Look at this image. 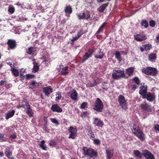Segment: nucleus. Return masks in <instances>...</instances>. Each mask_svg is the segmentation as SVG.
Here are the masks:
<instances>
[{"mask_svg":"<svg viewBox=\"0 0 159 159\" xmlns=\"http://www.w3.org/2000/svg\"><path fill=\"white\" fill-rule=\"evenodd\" d=\"M112 77L114 80L119 79L125 77V73L123 70L119 68L114 69L112 74Z\"/></svg>","mask_w":159,"mask_h":159,"instance_id":"1","label":"nucleus"},{"mask_svg":"<svg viewBox=\"0 0 159 159\" xmlns=\"http://www.w3.org/2000/svg\"><path fill=\"white\" fill-rule=\"evenodd\" d=\"M82 150L84 155L85 156H87L93 158L96 157L97 156V152L91 148H88L86 147H84Z\"/></svg>","mask_w":159,"mask_h":159,"instance_id":"2","label":"nucleus"},{"mask_svg":"<svg viewBox=\"0 0 159 159\" xmlns=\"http://www.w3.org/2000/svg\"><path fill=\"white\" fill-rule=\"evenodd\" d=\"M103 108L102 102L99 98H97L95 102L93 109L98 112H101L102 111Z\"/></svg>","mask_w":159,"mask_h":159,"instance_id":"3","label":"nucleus"},{"mask_svg":"<svg viewBox=\"0 0 159 159\" xmlns=\"http://www.w3.org/2000/svg\"><path fill=\"white\" fill-rule=\"evenodd\" d=\"M132 131L140 140H143L144 139V134L139 127H134Z\"/></svg>","mask_w":159,"mask_h":159,"instance_id":"4","label":"nucleus"},{"mask_svg":"<svg viewBox=\"0 0 159 159\" xmlns=\"http://www.w3.org/2000/svg\"><path fill=\"white\" fill-rule=\"evenodd\" d=\"M25 103V111L27 114L30 117H32L33 116V113L32 110L31 109L30 105L27 102V100L26 99H24L22 101V103Z\"/></svg>","mask_w":159,"mask_h":159,"instance_id":"5","label":"nucleus"},{"mask_svg":"<svg viewBox=\"0 0 159 159\" xmlns=\"http://www.w3.org/2000/svg\"><path fill=\"white\" fill-rule=\"evenodd\" d=\"M118 101L120 105L122 108L126 110L127 109L126 106V101L125 100V97L122 95H120L118 98Z\"/></svg>","mask_w":159,"mask_h":159,"instance_id":"6","label":"nucleus"},{"mask_svg":"<svg viewBox=\"0 0 159 159\" xmlns=\"http://www.w3.org/2000/svg\"><path fill=\"white\" fill-rule=\"evenodd\" d=\"M68 131L70 133L69 138L74 139L77 136V129L75 128L72 126L70 127L68 129Z\"/></svg>","mask_w":159,"mask_h":159,"instance_id":"7","label":"nucleus"},{"mask_svg":"<svg viewBox=\"0 0 159 159\" xmlns=\"http://www.w3.org/2000/svg\"><path fill=\"white\" fill-rule=\"evenodd\" d=\"M94 50L92 49H90L88 50L87 52L85 53L82 60V63H84L86 60L89 58L91 57L94 52Z\"/></svg>","mask_w":159,"mask_h":159,"instance_id":"8","label":"nucleus"},{"mask_svg":"<svg viewBox=\"0 0 159 159\" xmlns=\"http://www.w3.org/2000/svg\"><path fill=\"white\" fill-rule=\"evenodd\" d=\"M77 16L79 19L87 20L90 18V12L88 11H86L82 14H78Z\"/></svg>","mask_w":159,"mask_h":159,"instance_id":"9","label":"nucleus"},{"mask_svg":"<svg viewBox=\"0 0 159 159\" xmlns=\"http://www.w3.org/2000/svg\"><path fill=\"white\" fill-rule=\"evenodd\" d=\"M134 37L135 40L139 42L141 41L147 39L146 35L143 32L134 35Z\"/></svg>","mask_w":159,"mask_h":159,"instance_id":"10","label":"nucleus"},{"mask_svg":"<svg viewBox=\"0 0 159 159\" xmlns=\"http://www.w3.org/2000/svg\"><path fill=\"white\" fill-rule=\"evenodd\" d=\"M147 86L146 85L145 86L142 85L140 87V90L139 91V93L142 96L143 99H145V95L147 93Z\"/></svg>","mask_w":159,"mask_h":159,"instance_id":"11","label":"nucleus"},{"mask_svg":"<svg viewBox=\"0 0 159 159\" xmlns=\"http://www.w3.org/2000/svg\"><path fill=\"white\" fill-rule=\"evenodd\" d=\"M142 154L146 159H155L154 156L148 150H143Z\"/></svg>","mask_w":159,"mask_h":159,"instance_id":"12","label":"nucleus"},{"mask_svg":"<svg viewBox=\"0 0 159 159\" xmlns=\"http://www.w3.org/2000/svg\"><path fill=\"white\" fill-rule=\"evenodd\" d=\"M122 54H124V55H126L127 53L125 52L121 51H116L115 54V56L116 58L117 59L119 62L121 61L122 60V58L121 56V55Z\"/></svg>","mask_w":159,"mask_h":159,"instance_id":"13","label":"nucleus"},{"mask_svg":"<svg viewBox=\"0 0 159 159\" xmlns=\"http://www.w3.org/2000/svg\"><path fill=\"white\" fill-rule=\"evenodd\" d=\"M103 52L102 51V49L99 48L97 50V51L95 52L94 54L95 57L96 58L102 59L104 56Z\"/></svg>","mask_w":159,"mask_h":159,"instance_id":"14","label":"nucleus"},{"mask_svg":"<svg viewBox=\"0 0 159 159\" xmlns=\"http://www.w3.org/2000/svg\"><path fill=\"white\" fill-rule=\"evenodd\" d=\"M94 124L97 126L102 127L104 125L103 121L97 117L94 118Z\"/></svg>","mask_w":159,"mask_h":159,"instance_id":"15","label":"nucleus"},{"mask_svg":"<svg viewBox=\"0 0 159 159\" xmlns=\"http://www.w3.org/2000/svg\"><path fill=\"white\" fill-rule=\"evenodd\" d=\"M51 109L53 111L58 113L61 112L62 111V109L57 104L52 105V106Z\"/></svg>","mask_w":159,"mask_h":159,"instance_id":"16","label":"nucleus"},{"mask_svg":"<svg viewBox=\"0 0 159 159\" xmlns=\"http://www.w3.org/2000/svg\"><path fill=\"white\" fill-rule=\"evenodd\" d=\"M7 44L8 45L9 48L8 49L9 50L14 48L16 46V43L14 40H8L7 42Z\"/></svg>","mask_w":159,"mask_h":159,"instance_id":"17","label":"nucleus"},{"mask_svg":"<svg viewBox=\"0 0 159 159\" xmlns=\"http://www.w3.org/2000/svg\"><path fill=\"white\" fill-rule=\"evenodd\" d=\"M106 151L107 155V159H111L113 156V150L111 148H106Z\"/></svg>","mask_w":159,"mask_h":159,"instance_id":"18","label":"nucleus"},{"mask_svg":"<svg viewBox=\"0 0 159 159\" xmlns=\"http://www.w3.org/2000/svg\"><path fill=\"white\" fill-rule=\"evenodd\" d=\"M151 106L146 103V102H144L141 105V107L142 109L147 111H151Z\"/></svg>","mask_w":159,"mask_h":159,"instance_id":"19","label":"nucleus"},{"mask_svg":"<svg viewBox=\"0 0 159 159\" xmlns=\"http://www.w3.org/2000/svg\"><path fill=\"white\" fill-rule=\"evenodd\" d=\"M43 91L45 94L47 96H48L49 94L51 93L53 91L52 88L50 86H48L44 88L43 89Z\"/></svg>","mask_w":159,"mask_h":159,"instance_id":"20","label":"nucleus"},{"mask_svg":"<svg viewBox=\"0 0 159 159\" xmlns=\"http://www.w3.org/2000/svg\"><path fill=\"white\" fill-rule=\"evenodd\" d=\"M155 98L154 95L151 94L149 92L147 93L145 95V98H146L148 101L150 102L153 101L155 99Z\"/></svg>","mask_w":159,"mask_h":159,"instance_id":"21","label":"nucleus"},{"mask_svg":"<svg viewBox=\"0 0 159 159\" xmlns=\"http://www.w3.org/2000/svg\"><path fill=\"white\" fill-rule=\"evenodd\" d=\"M70 97L72 100L76 101L77 99L78 93L75 89H73L70 94Z\"/></svg>","mask_w":159,"mask_h":159,"instance_id":"22","label":"nucleus"},{"mask_svg":"<svg viewBox=\"0 0 159 159\" xmlns=\"http://www.w3.org/2000/svg\"><path fill=\"white\" fill-rule=\"evenodd\" d=\"M149 73V75L155 76L157 74V70L156 68L150 67Z\"/></svg>","mask_w":159,"mask_h":159,"instance_id":"23","label":"nucleus"},{"mask_svg":"<svg viewBox=\"0 0 159 159\" xmlns=\"http://www.w3.org/2000/svg\"><path fill=\"white\" fill-rule=\"evenodd\" d=\"M15 111L14 110L9 111L8 113L6 114L5 118L7 120L12 117L14 115Z\"/></svg>","mask_w":159,"mask_h":159,"instance_id":"24","label":"nucleus"},{"mask_svg":"<svg viewBox=\"0 0 159 159\" xmlns=\"http://www.w3.org/2000/svg\"><path fill=\"white\" fill-rule=\"evenodd\" d=\"M108 3L102 4L101 6L98 9V11L101 13L103 12L107 7L108 6Z\"/></svg>","mask_w":159,"mask_h":159,"instance_id":"25","label":"nucleus"},{"mask_svg":"<svg viewBox=\"0 0 159 159\" xmlns=\"http://www.w3.org/2000/svg\"><path fill=\"white\" fill-rule=\"evenodd\" d=\"M35 47H30L26 50V52L30 55H33L35 50Z\"/></svg>","mask_w":159,"mask_h":159,"instance_id":"26","label":"nucleus"},{"mask_svg":"<svg viewBox=\"0 0 159 159\" xmlns=\"http://www.w3.org/2000/svg\"><path fill=\"white\" fill-rule=\"evenodd\" d=\"M11 72L15 77H18L19 75V72L18 70L15 67L11 68Z\"/></svg>","mask_w":159,"mask_h":159,"instance_id":"27","label":"nucleus"},{"mask_svg":"<svg viewBox=\"0 0 159 159\" xmlns=\"http://www.w3.org/2000/svg\"><path fill=\"white\" fill-rule=\"evenodd\" d=\"M39 145L42 149L44 150H47V147L45 144V142L44 140H42L39 143Z\"/></svg>","mask_w":159,"mask_h":159,"instance_id":"28","label":"nucleus"},{"mask_svg":"<svg viewBox=\"0 0 159 159\" xmlns=\"http://www.w3.org/2000/svg\"><path fill=\"white\" fill-rule=\"evenodd\" d=\"M156 55L154 53L150 54L148 55L149 60L153 62L156 59Z\"/></svg>","mask_w":159,"mask_h":159,"instance_id":"29","label":"nucleus"},{"mask_svg":"<svg viewBox=\"0 0 159 159\" xmlns=\"http://www.w3.org/2000/svg\"><path fill=\"white\" fill-rule=\"evenodd\" d=\"M68 68V66L63 67L61 71V74L63 75H68L69 73Z\"/></svg>","mask_w":159,"mask_h":159,"instance_id":"30","label":"nucleus"},{"mask_svg":"<svg viewBox=\"0 0 159 159\" xmlns=\"http://www.w3.org/2000/svg\"><path fill=\"white\" fill-rule=\"evenodd\" d=\"M10 148L7 147L5 150V153L6 156L8 158H9V157L12 154V153L10 151Z\"/></svg>","mask_w":159,"mask_h":159,"instance_id":"31","label":"nucleus"},{"mask_svg":"<svg viewBox=\"0 0 159 159\" xmlns=\"http://www.w3.org/2000/svg\"><path fill=\"white\" fill-rule=\"evenodd\" d=\"M150 67H144L142 69V72L145 74L149 75Z\"/></svg>","mask_w":159,"mask_h":159,"instance_id":"32","label":"nucleus"},{"mask_svg":"<svg viewBox=\"0 0 159 159\" xmlns=\"http://www.w3.org/2000/svg\"><path fill=\"white\" fill-rule=\"evenodd\" d=\"M97 84V83L96 82V80H94V81L91 82H89L86 84V85L87 87H93L94 86H95Z\"/></svg>","mask_w":159,"mask_h":159,"instance_id":"33","label":"nucleus"},{"mask_svg":"<svg viewBox=\"0 0 159 159\" xmlns=\"http://www.w3.org/2000/svg\"><path fill=\"white\" fill-rule=\"evenodd\" d=\"M106 24V22H104L101 26L98 29L97 31L96 32V34H99L100 32L102 31L103 29L104 28V27Z\"/></svg>","mask_w":159,"mask_h":159,"instance_id":"34","label":"nucleus"},{"mask_svg":"<svg viewBox=\"0 0 159 159\" xmlns=\"http://www.w3.org/2000/svg\"><path fill=\"white\" fill-rule=\"evenodd\" d=\"M127 74L129 76H130L133 73L134 71V69L133 67H130L126 70Z\"/></svg>","mask_w":159,"mask_h":159,"instance_id":"35","label":"nucleus"},{"mask_svg":"<svg viewBox=\"0 0 159 159\" xmlns=\"http://www.w3.org/2000/svg\"><path fill=\"white\" fill-rule=\"evenodd\" d=\"M65 11L66 13L71 14L72 12V9L70 6H67L66 7Z\"/></svg>","mask_w":159,"mask_h":159,"instance_id":"36","label":"nucleus"},{"mask_svg":"<svg viewBox=\"0 0 159 159\" xmlns=\"http://www.w3.org/2000/svg\"><path fill=\"white\" fill-rule=\"evenodd\" d=\"M56 96H57L55 98V100L56 101H59L61 99L62 97L61 93L60 92H57Z\"/></svg>","mask_w":159,"mask_h":159,"instance_id":"37","label":"nucleus"},{"mask_svg":"<svg viewBox=\"0 0 159 159\" xmlns=\"http://www.w3.org/2000/svg\"><path fill=\"white\" fill-rule=\"evenodd\" d=\"M15 8L11 6H10L8 8V11L11 13L13 14L15 11Z\"/></svg>","mask_w":159,"mask_h":159,"instance_id":"38","label":"nucleus"},{"mask_svg":"<svg viewBox=\"0 0 159 159\" xmlns=\"http://www.w3.org/2000/svg\"><path fill=\"white\" fill-rule=\"evenodd\" d=\"M142 25L145 28H148V22L146 20H143L141 21Z\"/></svg>","mask_w":159,"mask_h":159,"instance_id":"39","label":"nucleus"},{"mask_svg":"<svg viewBox=\"0 0 159 159\" xmlns=\"http://www.w3.org/2000/svg\"><path fill=\"white\" fill-rule=\"evenodd\" d=\"M144 48L145 51L149 50L152 48V45L150 44H148L144 45Z\"/></svg>","mask_w":159,"mask_h":159,"instance_id":"40","label":"nucleus"},{"mask_svg":"<svg viewBox=\"0 0 159 159\" xmlns=\"http://www.w3.org/2000/svg\"><path fill=\"white\" fill-rule=\"evenodd\" d=\"M133 153L137 157H141V154L140 152L137 150H134L133 151Z\"/></svg>","mask_w":159,"mask_h":159,"instance_id":"41","label":"nucleus"},{"mask_svg":"<svg viewBox=\"0 0 159 159\" xmlns=\"http://www.w3.org/2000/svg\"><path fill=\"white\" fill-rule=\"evenodd\" d=\"M85 31L81 29L80 30L78 33L77 36L78 37V38L80 37L81 36L85 33Z\"/></svg>","mask_w":159,"mask_h":159,"instance_id":"42","label":"nucleus"},{"mask_svg":"<svg viewBox=\"0 0 159 159\" xmlns=\"http://www.w3.org/2000/svg\"><path fill=\"white\" fill-rule=\"evenodd\" d=\"M51 121L56 125H58L59 124L56 118H51Z\"/></svg>","mask_w":159,"mask_h":159,"instance_id":"43","label":"nucleus"},{"mask_svg":"<svg viewBox=\"0 0 159 159\" xmlns=\"http://www.w3.org/2000/svg\"><path fill=\"white\" fill-rule=\"evenodd\" d=\"M49 145L50 146H53L56 145V143L54 140H51L49 142Z\"/></svg>","mask_w":159,"mask_h":159,"instance_id":"44","label":"nucleus"},{"mask_svg":"<svg viewBox=\"0 0 159 159\" xmlns=\"http://www.w3.org/2000/svg\"><path fill=\"white\" fill-rule=\"evenodd\" d=\"M102 89H108V84L107 82H104L102 83Z\"/></svg>","mask_w":159,"mask_h":159,"instance_id":"45","label":"nucleus"},{"mask_svg":"<svg viewBox=\"0 0 159 159\" xmlns=\"http://www.w3.org/2000/svg\"><path fill=\"white\" fill-rule=\"evenodd\" d=\"M133 80L134 81L135 83L138 85H139L140 84V81L139 79L137 77H135L133 78Z\"/></svg>","mask_w":159,"mask_h":159,"instance_id":"46","label":"nucleus"},{"mask_svg":"<svg viewBox=\"0 0 159 159\" xmlns=\"http://www.w3.org/2000/svg\"><path fill=\"white\" fill-rule=\"evenodd\" d=\"M34 67L33 69L32 72L33 73H36L38 70L39 67L38 66H35V64H34Z\"/></svg>","mask_w":159,"mask_h":159,"instance_id":"47","label":"nucleus"},{"mask_svg":"<svg viewBox=\"0 0 159 159\" xmlns=\"http://www.w3.org/2000/svg\"><path fill=\"white\" fill-rule=\"evenodd\" d=\"M86 129H88V132H87L89 136H90L92 133H93V132L92 130L91 129V127L90 126H88V128H86Z\"/></svg>","mask_w":159,"mask_h":159,"instance_id":"48","label":"nucleus"},{"mask_svg":"<svg viewBox=\"0 0 159 159\" xmlns=\"http://www.w3.org/2000/svg\"><path fill=\"white\" fill-rule=\"evenodd\" d=\"M87 105V103L86 102H84L81 105L80 108L82 109H84Z\"/></svg>","mask_w":159,"mask_h":159,"instance_id":"49","label":"nucleus"},{"mask_svg":"<svg viewBox=\"0 0 159 159\" xmlns=\"http://www.w3.org/2000/svg\"><path fill=\"white\" fill-rule=\"evenodd\" d=\"M16 138V136L15 134H13L10 135L9 136V138L11 140H12L14 139H15Z\"/></svg>","mask_w":159,"mask_h":159,"instance_id":"50","label":"nucleus"},{"mask_svg":"<svg viewBox=\"0 0 159 159\" xmlns=\"http://www.w3.org/2000/svg\"><path fill=\"white\" fill-rule=\"evenodd\" d=\"M149 25L151 27H153L155 25V22L153 20H150L149 22Z\"/></svg>","mask_w":159,"mask_h":159,"instance_id":"51","label":"nucleus"},{"mask_svg":"<svg viewBox=\"0 0 159 159\" xmlns=\"http://www.w3.org/2000/svg\"><path fill=\"white\" fill-rule=\"evenodd\" d=\"M93 140H94V143L98 145L100 143V141L99 139H94Z\"/></svg>","mask_w":159,"mask_h":159,"instance_id":"52","label":"nucleus"},{"mask_svg":"<svg viewBox=\"0 0 159 159\" xmlns=\"http://www.w3.org/2000/svg\"><path fill=\"white\" fill-rule=\"evenodd\" d=\"M34 77V76L33 75H30V74H27L26 75V79H29L32 78Z\"/></svg>","mask_w":159,"mask_h":159,"instance_id":"53","label":"nucleus"},{"mask_svg":"<svg viewBox=\"0 0 159 159\" xmlns=\"http://www.w3.org/2000/svg\"><path fill=\"white\" fill-rule=\"evenodd\" d=\"M79 38L77 36H75L74 37H73L72 39L71 40V41L74 42L75 41L77 40Z\"/></svg>","mask_w":159,"mask_h":159,"instance_id":"54","label":"nucleus"},{"mask_svg":"<svg viewBox=\"0 0 159 159\" xmlns=\"http://www.w3.org/2000/svg\"><path fill=\"white\" fill-rule=\"evenodd\" d=\"M89 114V113L87 112H84L82 114V116L84 117H86L88 116Z\"/></svg>","mask_w":159,"mask_h":159,"instance_id":"55","label":"nucleus"},{"mask_svg":"<svg viewBox=\"0 0 159 159\" xmlns=\"http://www.w3.org/2000/svg\"><path fill=\"white\" fill-rule=\"evenodd\" d=\"M22 104L21 106H18L17 107V108H19L20 107H25V103H24V102L23 103H22V102H21Z\"/></svg>","mask_w":159,"mask_h":159,"instance_id":"56","label":"nucleus"},{"mask_svg":"<svg viewBox=\"0 0 159 159\" xmlns=\"http://www.w3.org/2000/svg\"><path fill=\"white\" fill-rule=\"evenodd\" d=\"M6 81L2 80L0 82V86H2L4 84L6 83Z\"/></svg>","mask_w":159,"mask_h":159,"instance_id":"57","label":"nucleus"},{"mask_svg":"<svg viewBox=\"0 0 159 159\" xmlns=\"http://www.w3.org/2000/svg\"><path fill=\"white\" fill-rule=\"evenodd\" d=\"M4 141V136L3 135L0 134V142H2Z\"/></svg>","mask_w":159,"mask_h":159,"instance_id":"58","label":"nucleus"},{"mask_svg":"<svg viewBox=\"0 0 159 159\" xmlns=\"http://www.w3.org/2000/svg\"><path fill=\"white\" fill-rule=\"evenodd\" d=\"M154 128L156 130L159 131V125H155Z\"/></svg>","mask_w":159,"mask_h":159,"instance_id":"59","label":"nucleus"},{"mask_svg":"<svg viewBox=\"0 0 159 159\" xmlns=\"http://www.w3.org/2000/svg\"><path fill=\"white\" fill-rule=\"evenodd\" d=\"M7 64L8 65H9L10 67H11V68H12L13 67H15V66H14V65H13L12 63H11L10 62H8L7 63Z\"/></svg>","mask_w":159,"mask_h":159,"instance_id":"60","label":"nucleus"},{"mask_svg":"<svg viewBox=\"0 0 159 159\" xmlns=\"http://www.w3.org/2000/svg\"><path fill=\"white\" fill-rule=\"evenodd\" d=\"M136 89V85L135 84H134L133 85V87L132 88V89L134 90V91L135 90V89Z\"/></svg>","mask_w":159,"mask_h":159,"instance_id":"61","label":"nucleus"},{"mask_svg":"<svg viewBox=\"0 0 159 159\" xmlns=\"http://www.w3.org/2000/svg\"><path fill=\"white\" fill-rule=\"evenodd\" d=\"M90 136V138L91 139L93 140V139H94V138L95 136L93 133H92Z\"/></svg>","mask_w":159,"mask_h":159,"instance_id":"62","label":"nucleus"},{"mask_svg":"<svg viewBox=\"0 0 159 159\" xmlns=\"http://www.w3.org/2000/svg\"><path fill=\"white\" fill-rule=\"evenodd\" d=\"M144 50H145L144 47L143 48V47H140V50L141 52H143L144 51Z\"/></svg>","mask_w":159,"mask_h":159,"instance_id":"63","label":"nucleus"},{"mask_svg":"<svg viewBox=\"0 0 159 159\" xmlns=\"http://www.w3.org/2000/svg\"><path fill=\"white\" fill-rule=\"evenodd\" d=\"M156 39L157 41L158 42H159V34L157 35V36H156Z\"/></svg>","mask_w":159,"mask_h":159,"instance_id":"64","label":"nucleus"}]
</instances>
